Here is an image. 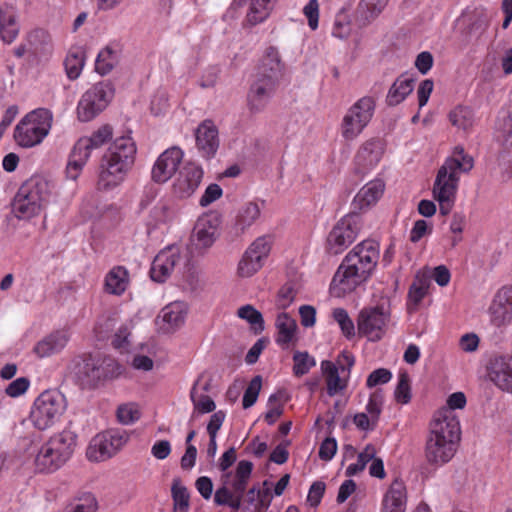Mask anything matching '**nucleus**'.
Segmentation results:
<instances>
[{"mask_svg": "<svg viewBox=\"0 0 512 512\" xmlns=\"http://www.w3.org/2000/svg\"><path fill=\"white\" fill-rule=\"evenodd\" d=\"M92 148L90 142L86 139L80 138L74 145L69 161L66 167V175L71 180H76L88 158L90 157Z\"/></svg>", "mask_w": 512, "mask_h": 512, "instance_id": "bb28decb", "label": "nucleus"}, {"mask_svg": "<svg viewBox=\"0 0 512 512\" xmlns=\"http://www.w3.org/2000/svg\"><path fill=\"white\" fill-rule=\"evenodd\" d=\"M283 70L284 64L278 50L273 46L268 47L262 57L257 75L278 80Z\"/></svg>", "mask_w": 512, "mask_h": 512, "instance_id": "c756f323", "label": "nucleus"}, {"mask_svg": "<svg viewBox=\"0 0 512 512\" xmlns=\"http://www.w3.org/2000/svg\"><path fill=\"white\" fill-rule=\"evenodd\" d=\"M379 260V244L364 240L357 244L342 260L336 270L330 290L335 297L353 292L372 275Z\"/></svg>", "mask_w": 512, "mask_h": 512, "instance_id": "f257e3e1", "label": "nucleus"}, {"mask_svg": "<svg viewBox=\"0 0 512 512\" xmlns=\"http://www.w3.org/2000/svg\"><path fill=\"white\" fill-rule=\"evenodd\" d=\"M346 14L344 12H340L337 14L332 34L335 37L340 39H344L349 36L351 28L350 23L346 21Z\"/></svg>", "mask_w": 512, "mask_h": 512, "instance_id": "69168bd1", "label": "nucleus"}, {"mask_svg": "<svg viewBox=\"0 0 512 512\" xmlns=\"http://www.w3.org/2000/svg\"><path fill=\"white\" fill-rule=\"evenodd\" d=\"M429 289V281L426 278L417 277L416 281L410 286L408 298L410 303L417 306L425 297Z\"/></svg>", "mask_w": 512, "mask_h": 512, "instance_id": "4d7b16f0", "label": "nucleus"}, {"mask_svg": "<svg viewBox=\"0 0 512 512\" xmlns=\"http://www.w3.org/2000/svg\"><path fill=\"white\" fill-rule=\"evenodd\" d=\"M77 435L68 429L51 436L42 444L35 457V467L39 472L52 473L66 464L74 453Z\"/></svg>", "mask_w": 512, "mask_h": 512, "instance_id": "20e7f679", "label": "nucleus"}, {"mask_svg": "<svg viewBox=\"0 0 512 512\" xmlns=\"http://www.w3.org/2000/svg\"><path fill=\"white\" fill-rule=\"evenodd\" d=\"M293 372L295 376H303L309 372V370L315 366L316 362L314 358L310 357L307 352H296L293 355Z\"/></svg>", "mask_w": 512, "mask_h": 512, "instance_id": "5fc2aeb1", "label": "nucleus"}, {"mask_svg": "<svg viewBox=\"0 0 512 512\" xmlns=\"http://www.w3.org/2000/svg\"><path fill=\"white\" fill-rule=\"evenodd\" d=\"M384 147L379 139H370L362 144L355 156L358 173H366L374 168L382 158Z\"/></svg>", "mask_w": 512, "mask_h": 512, "instance_id": "5701e85b", "label": "nucleus"}, {"mask_svg": "<svg viewBox=\"0 0 512 512\" xmlns=\"http://www.w3.org/2000/svg\"><path fill=\"white\" fill-rule=\"evenodd\" d=\"M129 285V273L124 266H114L105 276L104 290L111 295H122Z\"/></svg>", "mask_w": 512, "mask_h": 512, "instance_id": "2f4dec72", "label": "nucleus"}, {"mask_svg": "<svg viewBox=\"0 0 512 512\" xmlns=\"http://www.w3.org/2000/svg\"><path fill=\"white\" fill-rule=\"evenodd\" d=\"M97 501L93 494L82 493L75 497L63 512H96Z\"/></svg>", "mask_w": 512, "mask_h": 512, "instance_id": "79ce46f5", "label": "nucleus"}, {"mask_svg": "<svg viewBox=\"0 0 512 512\" xmlns=\"http://www.w3.org/2000/svg\"><path fill=\"white\" fill-rule=\"evenodd\" d=\"M395 399L398 403L407 404L411 400L410 378L407 372L399 374L398 384L396 386Z\"/></svg>", "mask_w": 512, "mask_h": 512, "instance_id": "6e6d98bb", "label": "nucleus"}, {"mask_svg": "<svg viewBox=\"0 0 512 512\" xmlns=\"http://www.w3.org/2000/svg\"><path fill=\"white\" fill-rule=\"evenodd\" d=\"M113 91L108 83H97L87 90L80 99L77 114L80 121L92 120L111 100Z\"/></svg>", "mask_w": 512, "mask_h": 512, "instance_id": "9b49d317", "label": "nucleus"}, {"mask_svg": "<svg viewBox=\"0 0 512 512\" xmlns=\"http://www.w3.org/2000/svg\"><path fill=\"white\" fill-rule=\"evenodd\" d=\"M65 70L69 79L79 77L84 66V55L82 52H70L64 61Z\"/></svg>", "mask_w": 512, "mask_h": 512, "instance_id": "3c124183", "label": "nucleus"}, {"mask_svg": "<svg viewBox=\"0 0 512 512\" xmlns=\"http://www.w3.org/2000/svg\"><path fill=\"white\" fill-rule=\"evenodd\" d=\"M303 13L308 19V25L312 30L318 27L319 4L317 0H310L303 8Z\"/></svg>", "mask_w": 512, "mask_h": 512, "instance_id": "338daca9", "label": "nucleus"}, {"mask_svg": "<svg viewBox=\"0 0 512 512\" xmlns=\"http://www.w3.org/2000/svg\"><path fill=\"white\" fill-rule=\"evenodd\" d=\"M260 213V207L257 203H246L239 209L237 213L235 228L243 233L260 217Z\"/></svg>", "mask_w": 512, "mask_h": 512, "instance_id": "e433bc0d", "label": "nucleus"}, {"mask_svg": "<svg viewBox=\"0 0 512 512\" xmlns=\"http://www.w3.org/2000/svg\"><path fill=\"white\" fill-rule=\"evenodd\" d=\"M27 42L29 50L34 54H38L50 44V36L43 29H34L28 33Z\"/></svg>", "mask_w": 512, "mask_h": 512, "instance_id": "8fccbe9b", "label": "nucleus"}, {"mask_svg": "<svg viewBox=\"0 0 512 512\" xmlns=\"http://www.w3.org/2000/svg\"><path fill=\"white\" fill-rule=\"evenodd\" d=\"M451 124L458 129L468 130L474 122L473 112L465 106H457L449 113Z\"/></svg>", "mask_w": 512, "mask_h": 512, "instance_id": "c03bdc74", "label": "nucleus"}, {"mask_svg": "<svg viewBox=\"0 0 512 512\" xmlns=\"http://www.w3.org/2000/svg\"><path fill=\"white\" fill-rule=\"evenodd\" d=\"M376 454V449L372 444L366 445L364 450L358 454L357 462L350 464L346 469V476L351 477L362 472L367 463L370 462Z\"/></svg>", "mask_w": 512, "mask_h": 512, "instance_id": "de8ad7c7", "label": "nucleus"}, {"mask_svg": "<svg viewBox=\"0 0 512 512\" xmlns=\"http://www.w3.org/2000/svg\"><path fill=\"white\" fill-rule=\"evenodd\" d=\"M277 81L271 77L256 76L248 93V105L252 112H260L265 108L275 91Z\"/></svg>", "mask_w": 512, "mask_h": 512, "instance_id": "aec40b11", "label": "nucleus"}, {"mask_svg": "<svg viewBox=\"0 0 512 512\" xmlns=\"http://www.w3.org/2000/svg\"><path fill=\"white\" fill-rule=\"evenodd\" d=\"M186 315L185 303L176 301L166 305L158 316L160 330L166 334L175 332L185 323Z\"/></svg>", "mask_w": 512, "mask_h": 512, "instance_id": "b1692460", "label": "nucleus"}, {"mask_svg": "<svg viewBox=\"0 0 512 512\" xmlns=\"http://www.w3.org/2000/svg\"><path fill=\"white\" fill-rule=\"evenodd\" d=\"M231 478V472H226L222 475V486L216 490L214 494V502L219 506H228L237 511L241 508L244 494H238L233 490L230 482Z\"/></svg>", "mask_w": 512, "mask_h": 512, "instance_id": "c85d7f7f", "label": "nucleus"}, {"mask_svg": "<svg viewBox=\"0 0 512 512\" xmlns=\"http://www.w3.org/2000/svg\"><path fill=\"white\" fill-rule=\"evenodd\" d=\"M321 370L325 377L327 385V393L329 396H334L347 387V379L345 374L339 371L338 366L331 361L324 360L321 362Z\"/></svg>", "mask_w": 512, "mask_h": 512, "instance_id": "7c9ffc66", "label": "nucleus"}, {"mask_svg": "<svg viewBox=\"0 0 512 512\" xmlns=\"http://www.w3.org/2000/svg\"><path fill=\"white\" fill-rule=\"evenodd\" d=\"M496 128L504 151L512 154V113L510 111H502L500 113Z\"/></svg>", "mask_w": 512, "mask_h": 512, "instance_id": "c9c22d12", "label": "nucleus"}, {"mask_svg": "<svg viewBox=\"0 0 512 512\" xmlns=\"http://www.w3.org/2000/svg\"><path fill=\"white\" fill-rule=\"evenodd\" d=\"M215 231L212 227H206L204 221L197 223L192 236L195 245L200 248H208L215 241Z\"/></svg>", "mask_w": 512, "mask_h": 512, "instance_id": "09e8293b", "label": "nucleus"}, {"mask_svg": "<svg viewBox=\"0 0 512 512\" xmlns=\"http://www.w3.org/2000/svg\"><path fill=\"white\" fill-rule=\"evenodd\" d=\"M473 166V158L462 147L457 146L439 168L433 185V195L439 203L441 215L446 216L452 211L460 175L468 173Z\"/></svg>", "mask_w": 512, "mask_h": 512, "instance_id": "f03ea898", "label": "nucleus"}, {"mask_svg": "<svg viewBox=\"0 0 512 512\" xmlns=\"http://www.w3.org/2000/svg\"><path fill=\"white\" fill-rule=\"evenodd\" d=\"M49 109L38 108L28 113L16 126L14 138L22 147H33L42 142L52 126Z\"/></svg>", "mask_w": 512, "mask_h": 512, "instance_id": "0eeeda50", "label": "nucleus"}, {"mask_svg": "<svg viewBox=\"0 0 512 512\" xmlns=\"http://www.w3.org/2000/svg\"><path fill=\"white\" fill-rule=\"evenodd\" d=\"M272 246L270 236L258 237L246 250L238 264V273L242 277H251L262 266Z\"/></svg>", "mask_w": 512, "mask_h": 512, "instance_id": "ddd939ff", "label": "nucleus"}, {"mask_svg": "<svg viewBox=\"0 0 512 512\" xmlns=\"http://www.w3.org/2000/svg\"><path fill=\"white\" fill-rule=\"evenodd\" d=\"M375 107V99L364 96L348 109L341 123V135L346 141H353L362 133L371 121Z\"/></svg>", "mask_w": 512, "mask_h": 512, "instance_id": "6e6552de", "label": "nucleus"}, {"mask_svg": "<svg viewBox=\"0 0 512 512\" xmlns=\"http://www.w3.org/2000/svg\"><path fill=\"white\" fill-rule=\"evenodd\" d=\"M19 33L14 9L9 5H0V36L1 39L10 44Z\"/></svg>", "mask_w": 512, "mask_h": 512, "instance_id": "72a5a7b5", "label": "nucleus"}, {"mask_svg": "<svg viewBox=\"0 0 512 512\" xmlns=\"http://www.w3.org/2000/svg\"><path fill=\"white\" fill-rule=\"evenodd\" d=\"M492 323L500 327L512 320V287H502L489 308Z\"/></svg>", "mask_w": 512, "mask_h": 512, "instance_id": "4be33fe9", "label": "nucleus"}, {"mask_svg": "<svg viewBox=\"0 0 512 512\" xmlns=\"http://www.w3.org/2000/svg\"><path fill=\"white\" fill-rule=\"evenodd\" d=\"M383 400L384 397L381 390H376L370 395L366 410L371 417L373 425H376L379 419L382 411Z\"/></svg>", "mask_w": 512, "mask_h": 512, "instance_id": "13d9d810", "label": "nucleus"}, {"mask_svg": "<svg viewBox=\"0 0 512 512\" xmlns=\"http://www.w3.org/2000/svg\"><path fill=\"white\" fill-rule=\"evenodd\" d=\"M68 336L63 331L51 333L37 343L34 352L41 358L59 353L67 344Z\"/></svg>", "mask_w": 512, "mask_h": 512, "instance_id": "473e14b6", "label": "nucleus"}, {"mask_svg": "<svg viewBox=\"0 0 512 512\" xmlns=\"http://www.w3.org/2000/svg\"><path fill=\"white\" fill-rule=\"evenodd\" d=\"M275 2L276 0H252L247 21L251 25L263 22L270 15Z\"/></svg>", "mask_w": 512, "mask_h": 512, "instance_id": "ea45409f", "label": "nucleus"}, {"mask_svg": "<svg viewBox=\"0 0 512 512\" xmlns=\"http://www.w3.org/2000/svg\"><path fill=\"white\" fill-rule=\"evenodd\" d=\"M238 317L246 320L251 329L255 334H260L264 330V319L257 309H255L252 305H244L240 307L237 311Z\"/></svg>", "mask_w": 512, "mask_h": 512, "instance_id": "37998d69", "label": "nucleus"}, {"mask_svg": "<svg viewBox=\"0 0 512 512\" xmlns=\"http://www.w3.org/2000/svg\"><path fill=\"white\" fill-rule=\"evenodd\" d=\"M456 444L436 437V435L428 434L425 445V458L427 462L434 465H442L449 462L456 452Z\"/></svg>", "mask_w": 512, "mask_h": 512, "instance_id": "412c9836", "label": "nucleus"}, {"mask_svg": "<svg viewBox=\"0 0 512 512\" xmlns=\"http://www.w3.org/2000/svg\"><path fill=\"white\" fill-rule=\"evenodd\" d=\"M333 318L334 320L339 324L343 334L346 337H352L355 335L354 331V324L350 317L348 316V313L343 308H336L333 311Z\"/></svg>", "mask_w": 512, "mask_h": 512, "instance_id": "bf43d9fd", "label": "nucleus"}, {"mask_svg": "<svg viewBox=\"0 0 512 512\" xmlns=\"http://www.w3.org/2000/svg\"><path fill=\"white\" fill-rule=\"evenodd\" d=\"M48 197V182L40 176H33L19 187L11 203L12 212L18 219L29 220L45 208Z\"/></svg>", "mask_w": 512, "mask_h": 512, "instance_id": "39448f33", "label": "nucleus"}, {"mask_svg": "<svg viewBox=\"0 0 512 512\" xmlns=\"http://www.w3.org/2000/svg\"><path fill=\"white\" fill-rule=\"evenodd\" d=\"M117 62V53L110 47H106L99 52L95 63V69L99 74L106 75L111 72Z\"/></svg>", "mask_w": 512, "mask_h": 512, "instance_id": "49530a36", "label": "nucleus"}, {"mask_svg": "<svg viewBox=\"0 0 512 512\" xmlns=\"http://www.w3.org/2000/svg\"><path fill=\"white\" fill-rule=\"evenodd\" d=\"M121 373V365L111 357H84L74 369L76 383L86 390L95 389L104 381L117 378Z\"/></svg>", "mask_w": 512, "mask_h": 512, "instance_id": "423d86ee", "label": "nucleus"}, {"mask_svg": "<svg viewBox=\"0 0 512 512\" xmlns=\"http://www.w3.org/2000/svg\"><path fill=\"white\" fill-rule=\"evenodd\" d=\"M261 387L262 377L257 375L250 381L247 388L245 389L242 399V406L244 409H248L255 404L260 393Z\"/></svg>", "mask_w": 512, "mask_h": 512, "instance_id": "864d4df0", "label": "nucleus"}, {"mask_svg": "<svg viewBox=\"0 0 512 512\" xmlns=\"http://www.w3.org/2000/svg\"><path fill=\"white\" fill-rule=\"evenodd\" d=\"M388 0H361L354 13V22L359 28L371 24L384 10Z\"/></svg>", "mask_w": 512, "mask_h": 512, "instance_id": "cd10ccee", "label": "nucleus"}, {"mask_svg": "<svg viewBox=\"0 0 512 512\" xmlns=\"http://www.w3.org/2000/svg\"><path fill=\"white\" fill-rule=\"evenodd\" d=\"M429 434L454 443L460 440V422L451 409L438 410L430 422Z\"/></svg>", "mask_w": 512, "mask_h": 512, "instance_id": "2eb2a0df", "label": "nucleus"}, {"mask_svg": "<svg viewBox=\"0 0 512 512\" xmlns=\"http://www.w3.org/2000/svg\"><path fill=\"white\" fill-rule=\"evenodd\" d=\"M488 376L499 389L512 393V356L498 355L491 358Z\"/></svg>", "mask_w": 512, "mask_h": 512, "instance_id": "dca6fc26", "label": "nucleus"}, {"mask_svg": "<svg viewBox=\"0 0 512 512\" xmlns=\"http://www.w3.org/2000/svg\"><path fill=\"white\" fill-rule=\"evenodd\" d=\"M30 386V381L27 377H20L8 384L5 393L10 397H19L24 394Z\"/></svg>", "mask_w": 512, "mask_h": 512, "instance_id": "0e129e2a", "label": "nucleus"}, {"mask_svg": "<svg viewBox=\"0 0 512 512\" xmlns=\"http://www.w3.org/2000/svg\"><path fill=\"white\" fill-rule=\"evenodd\" d=\"M406 504L407 489L405 483L396 478L383 496L381 512H405Z\"/></svg>", "mask_w": 512, "mask_h": 512, "instance_id": "393cba45", "label": "nucleus"}, {"mask_svg": "<svg viewBox=\"0 0 512 512\" xmlns=\"http://www.w3.org/2000/svg\"><path fill=\"white\" fill-rule=\"evenodd\" d=\"M414 79L400 76L390 87L386 103L388 106H396L400 104L413 91Z\"/></svg>", "mask_w": 512, "mask_h": 512, "instance_id": "f704fd0d", "label": "nucleus"}, {"mask_svg": "<svg viewBox=\"0 0 512 512\" xmlns=\"http://www.w3.org/2000/svg\"><path fill=\"white\" fill-rule=\"evenodd\" d=\"M196 147L205 159L215 156L219 148V133L211 120H204L195 130Z\"/></svg>", "mask_w": 512, "mask_h": 512, "instance_id": "a211bd4d", "label": "nucleus"}, {"mask_svg": "<svg viewBox=\"0 0 512 512\" xmlns=\"http://www.w3.org/2000/svg\"><path fill=\"white\" fill-rule=\"evenodd\" d=\"M113 130L110 125H104L95 131L90 137H83L90 142L92 149L99 148L112 138Z\"/></svg>", "mask_w": 512, "mask_h": 512, "instance_id": "680f3d73", "label": "nucleus"}, {"mask_svg": "<svg viewBox=\"0 0 512 512\" xmlns=\"http://www.w3.org/2000/svg\"><path fill=\"white\" fill-rule=\"evenodd\" d=\"M173 511L188 512L189 509V493L186 487L180 484L179 479H174L172 487Z\"/></svg>", "mask_w": 512, "mask_h": 512, "instance_id": "a18cd8bd", "label": "nucleus"}, {"mask_svg": "<svg viewBox=\"0 0 512 512\" xmlns=\"http://www.w3.org/2000/svg\"><path fill=\"white\" fill-rule=\"evenodd\" d=\"M357 234L356 216L348 215L343 217L337 222L327 237V251L333 255L343 252L356 240Z\"/></svg>", "mask_w": 512, "mask_h": 512, "instance_id": "4468645a", "label": "nucleus"}, {"mask_svg": "<svg viewBox=\"0 0 512 512\" xmlns=\"http://www.w3.org/2000/svg\"><path fill=\"white\" fill-rule=\"evenodd\" d=\"M385 184L382 180L376 179L367 183L356 195L360 206H369L375 203L383 194Z\"/></svg>", "mask_w": 512, "mask_h": 512, "instance_id": "4c0bfd02", "label": "nucleus"}, {"mask_svg": "<svg viewBox=\"0 0 512 512\" xmlns=\"http://www.w3.org/2000/svg\"><path fill=\"white\" fill-rule=\"evenodd\" d=\"M128 439L129 435L125 430H107L92 438L86 455L91 461H105L113 457L127 443Z\"/></svg>", "mask_w": 512, "mask_h": 512, "instance_id": "9d476101", "label": "nucleus"}, {"mask_svg": "<svg viewBox=\"0 0 512 512\" xmlns=\"http://www.w3.org/2000/svg\"><path fill=\"white\" fill-rule=\"evenodd\" d=\"M389 319L390 313L383 306L364 308L358 316V332L370 341H379L385 334Z\"/></svg>", "mask_w": 512, "mask_h": 512, "instance_id": "f8f14e48", "label": "nucleus"}, {"mask_svg": "<svg viewBox=\"0 0 512 512\" xmlns=\"http://www.w3.org/2000/svg\"><path fill=\"white\" fill-rule=\"evenodd\" d=\"M392 378V373L386 368H378L372 371L366 380L368 388H373L377 385L386 384Z\"/></svg>", "mask_w": 512, "mask_h": 512, "instance_id": "e2e57ef3", "label": "nucleus"}, {"mask_svg": "<svg viewBox=\"0 0 512 512\" xmlns=\"http://www.w3.org/2000/svg\"><path fill=\"white\" fill-rule=\"evenodd\" d=\"M355 363V358L352 353L344 350L342 351L336 360V366H338L339 371L341 374H345L346 377H349L351 368L353 367Z\"/></svg>", "mask_w": 512, "mask_h": 512, "instance_id": "774afa93", "label": "nucleus"}, {"mask_svg": "<svg viewBox=\"0 0 512 512\" xmlns=\"http://www.w3.org/2000/svg\"><path fill=\"white\" fill-rule=\"evenodd\" d=\"M203 177L201 167L194 163L186 164L179 172L174 184L173 192L179 198L190 197L198 188Z\"/></svg>", "mask_w": 512, "mask_h": 512, "instance_id": "6ab92c4d", "label": "nucleus"}, {"mask_svg": "<svg viewBox=\"0 0 512 512\" xmlns=\"http://www.w3.org/2000/svg\"><path fill=\"white\" fill-rule=\"evenodd\" d=\"M190 397L193 402L194 408L201 414L210 413L215 410L216 405L212 398L206 394L198 395L197 384L193 386L190 392Z\"/></svg>", "mask_w": 512, "mask_h": 512, "instance_id": "603ef678", "label": "nucleus"}, {"mask_svg": "<svg viewBox=\"0 0 512 512\" xmlns=\"http://www.w3.org/2000/svg\"><path fill=\"white\" fill-rule=\"evenodd\" d=\"M276 327L278 329L277 343L288 344L290 343L295 335L297 324L296 321L291 318L287 313H281L276 319Z\"/></svg>", "mask_w": 512, "mask_h": 512, "instance_id": "58836bf2", "label": "nucleus"}, {"mask_svg": "<svg viewBox=\"0 0 512 512\" xmlns=\"http://www.w3.org/2000/svg\"><path fill=\"white\" fill-rule=\"evenodd\" d=\"M179 258V255L172 249L159 252L151 265V279L158 283L165 282L174 270Z\"/></svg>", "mask_w": 512, "mask_h": 512, "instance_id": "a878e982", "label": "nucleus"}, {"mask_svg": "<svg viewBox=\"0 0 512 512\" xmlns=\"http://www.w3.org/2000/svg\"><path fill=\"white\" fill-rule=\"evenodd\" d=\"M253 470V463L248 460H241L236 467L235 475L233 480L230 479L231 487L238 494L245 493L248 481L251 477Z\"/></svg>", "mask_w": 512, "mask_h": 512, "instance_id": "a19ab883", "label": "nucleus"}, {"mask_svg": "<svg viewBox=\"0 0 512 512\" xmlns=\"http://www.w3.org/2000/svg\"><path fill=\"white\" fill-rule=\"evenodd\" d=\"M140 418V412L134 404H123L117 409V419L124 425L134 423Z\"/></svg>", "mask_w": 512, "mask_h": 512, "instance_id": "052dcab7", "label": "nucleus"}, {"mask_svg": "<svg viewBox=\"0 0 512 512\" xmlns=\"http://www.w3.org/2000/svg\"><path fill=\"white\" fill-rule=\"evenodd\" d=\"M64 412L63 396L55 391H44L35 400L31 420L39 430L53 426Z\"/></svg>", "mask_w": 512, "mask_h": 512, "instance_id": "1a4fd4ad", "label": "nucleus"}, {"mask_svg": "<svg viewBox=\"0 0 512 512\" xmlns=\"http://www.w3.org/2000/svg\"><path fill=\"white\" fill-rule=\"evenodd\" d=\"M136 146L131 137L117 138L101 160L96 188L110 191L119 186L134 164Z\"/></svg>", "mask_w": 512, "mask_h": 512, "instance_id": "7ed1b4c3", "label": "nucleus"}, {"mask_svg": "<svg viewBox=\"0 0 512 512\" xmlns=\"http://www.w3.org/2000/svg\"><path fill=\"white\" fill-rule=\"evenodd\" d=\"M183 158V152L178 147L165 150L156 160L152 169V179L157 183H165L176 172Z\"/></svg>", "mask_w": 512, "mask_h": 512, "instance_id": "f3484780", "label": "nucleus"}]
</instances>
